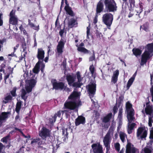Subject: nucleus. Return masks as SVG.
I'll use <instances>...</instances> for the list:
<instances>
[{"mask_svg": "<svg viewBox=\"0 0 153 153\" xmlns=\"http://www.w3.org/2000/svg\"><path fill=\"white\" fill-rule=\"evenodd\" d=\"M104 2L105 5L104 12L107 13L103 15L102 21L108 28L111 25L114 19L113 15L110 13L116 11L117 7L114 0H105Z\"/></svg>", "mask_w": 153, "mask_h": 153, "instance_id": "f257e3e1", "label": "nucleus"}, {"mask_svg": "<svg viewBox=\"0 0 153 153\" xmlns=\"http://www.w3.org/2000/svg\"><path fill=\"white\" fill-rule=\"evenodd\" d=\"M147 50L145 51L142 56L141 62L143 64L146 63L148 60L150 59L153 55L151 54L153 53V42L149 43L146 45Z\"/></svg>", "mask_w": 153, "mask_h": 153, "instance_id": "f03ea898", "label": "nucleus"}, {"mask_svg": "<svg viewBox=\"0 0 153 153\" xmlns=\"http://www.w3.org/2000/svg\"><path fill=\"white\" fill-rule=\"evenodd\" d=\"M132 106V105L129 102H128L126 103V111L127 114V117L128 123H131L134 119V111Z\"/></svg>", "mask_w": 153, "mask_h": 153, "instance_id": "7ed1b4c3", "label": "nucleus"}, {"mask_svg": "<svg viewBox=\"0 0 153 153\" xmlns=\"http://www.w3.org/2000/svg\"><path fill=\"white\" fill-rule=\"evenodd\" d=\"M52 84L53 89L56 90H65L67 88V85H65V83L63 82H58L56 79L52 80L51 81Z\"/></svg>", "mask_w": 153, "mask_h": 153, "instance_id": "20e7f679", "label": "nucleus"}, {"mask_svg": "<svg viewBox=\"0 0 153 153\" xmlns=\"http://www.w3.org/2000/svg\"><path fill=\"white\" fill-rule=\"evenodd\" d=\"M147 134V130H146L145 126L139 127L137 130V136L138 137H140L141 139L146 137Z\"/></svg>", "mask_w": 153, "mask_h": 153, "instance_id": "39448f33", "label": "nucleus"}, {"mask_svg": "<svg viewBox=\"0 0 153 153\" xmlns=\"http://www.w3.org/2000/svg\"><path fill=\"white\" fill-rule=\"evenodd\" d=\"M79 106V104L75 101L65 102L64 104V108L70 110H74Z\"/></svg>", "mask_w": 153, "mask_h": 153, "instance_id": "423d86ee", "label": "nucleus"}, {"mask_svg": "<svg viewBox=\"0 0 153 153\" xmlns=\"http://www.w3.org/2000/svg\"><path fill=\"white\" fill-rule=\"evenodd\" d=\"M31 142V145H33L34 143H37L38 144V147L42 150H45L46 148L44 147L42 145H45V142L39 138L37 137L36 138L32 139Z\"/></svg>", "mask_w": 153, "mask_h": 153, "instance_id": "0eeeda50", "label": "nucleus"}, {"mask_svg": "<svg viewBox=\"0 0 153 153\" xmlns=\"http://www.w3.org/2000/svg\"><path fill=\"white\" fill-rule=\"evenodd\" d=\"M111 133V131L109 130L105 135L103 140L104 144L106 148V153H108L110 149L109 140Z\"/></svg>", "mask_w": 153, "mask_h": 153, "instance_id": "6e6552de", "label": "nucleus"}, {"mask_svg": "<svg viewBox=\"0 0 153 153\" xmlns=\"http://www.w3.org/2000/svg\"><path fill=\"white\" fill-rule=\"evenodd\" d=\"M9 22L13 25H16L18 23V19L15 15V11L13 10L10 12L9 14Z\"/></svg>", "mask_w": 153, "mask_h": 153, "instance_id": "1a4fd4ad", "label": "nucleus"}, {"mask_svg": "<svg viewBox=\"0 0 153 153\" xmlns=\"http://www.w3.org/2000/svg\"><path fill=\"white\" fill-rule=\"evenodd\" d=\"M66 42V41H64L62 38H61L59 42L56 47L57 52L58 55H60L62 54L63 52V49L64 48V46Z\"/></svg>", "mask_w": 153, "mask_h": 153, "instance_id": "9d476101", "label": "nucleus"}, {"mask_svg": "<svg viewBox=\"0 0 153 153\" xmlns=\"http://www.w3.org/2000/svg\"><path fill=\"white\" fill-rule=\"evenodd\" d=\"M39 136L43 140H45L46 138L50 136V131L49 130L46 128L43 127L41 130L39 132Z\"/></svg>", "mask_w": 153, "mask_h": 153, "instance_id": "9b49d317", "label": "nucleus"}, {"mask_svg": "<svg viewBox=\"0 0 153 153\" xmlns=\"http://www.w3.org/2000/svg\"><path fill=\"white\" fill-rule=\"evenodd\" d=\"M112 116V113H110L101 119L102 122L104 123L103 126L105 128H107L108 127L109 125L106 123L110 121Z\"/></svg>", "mask_w": 153, "mask_h": 153, "instance_id": "f8f14e48", "label": "nucleus"}, {"mask_svg": "<svg viewBox=\"0 0 153 153\" xmlns=\"http://www.w3.org/2000/svg\"><path fill=\"white\" fill-rule=\"evenodd\" d=\"M45 54V51L42 48H38L36 57L38 59V62H42V61H43Z\"/></svg>", "mask_w": 153, "mask_h": 153, "instance_id": "ddd939ff", "label": "nucleus"}, {"mask_svg": "<svg viewBox=\"0 0 153 153\" xmlns=\"http://www.w3.org/2000/svg\"><path fill=\"white\" fill-rule=\"evenodd\" d=\"M104 10V5L102 0H100L97 5L96 8V16L100 15V13L103 11Z\"/></svg>", "mask_w": 153, "mask_h": 153, "instance_id": "4468645a", "label": "nucleus"}, {"mask_svg": "<svg viewBox=\"0 0 153 153\" xmlns=\"http://www.w3.org/2000/svg\"><path fill=\"white\" fill-rule=\"evenodd\" d=\"M86 88L88 89V91L89 94L93 95L95 94L96 90V84L91 83L86 86Z\"/></svg>", "mask_w": 153, "mask_h": 153, "instance_id": "2eb2a0df", "label": "nucleus"}, {"mask_svg": "<svg viewBox=\"0 0 153 153\" xmlns=\"http://www.w3.org/2000/svg\"><path fill=\"white\" fill-rule=\"evenodd\" d=\"M91 147L94 153H103L102 148L100 143H94L92 145Z\"/></svg>", "mask_w": 153, "mask_h": 153, "instance_id": "dca6fc26", "label": "nucleus"}, {"mask_svg": "<svg viewBox=\"0 0 153 153\" xmlns=\"http://www.w3.org/2000/svg\"><path fill=\"white\" fill-rule=\"evenodd\" d=\"M9 112H4L0 114V127L2 125L4 122L8 117V114H10Z\"/></svg>", "mask_w": 153, "mask_h": 153, "instance_id": "f3484780", "label": "nucleus"}, {"mask_svg": "<svg viewBox=\"0 0 153 153\" xmlns=\"http://www.w3.org/2000/svg\"><path fill=\"white\" fill-rule=\"evenodd\" d=\"M75 123L76 126H78L80 124L84 125L85 123V118L82 115L78 116L75 119Z\"/></svg>", "mask_w": 153, "mask_h": 153, "instance_id": "a211bd4d", "label": "nucleus"}, {"mask_svg": "<svg viewBox=\"0 0 153 153\" xmlns=\"http://www.w3.org/2000/svg\"><path fill=\"white\" fill-rule=\"evenodd\" d=\"M131 144L128 142L126 146V153H136L137 149L134 147H131Z\"/></svg>", "mask_w": 153, "mask_h": 153, "instance_id": "6ab92c4d", "label": "nucleus"}, {"mask_svg": "<svg viewBox=\"0 0 153 153\" xmlns=\"http://www.w3.org/2000/svg\"><path fill=\"white\" fill-rule=\"evenodd\" d=\"M75 76H73L70 74L66 76V79L70 87L72 86V84L75 81Z\"/></svg>", "mask_w": 153, "mask_h": 153, "instance_id": "aec40b11", "label": "nucleus"}, {"mask_svg": "<svg viewBox=\"0 0 153 153\" xmlns=\"http://www.w3.org/2000/svg\"><path fill=\"white\" fill-rule=\"evenodd\" d=\"M84 46V43L83 42L81 43L79 45V46L78 47L77 49L78 51L85 54L89 53L90 52V51L83 47Z\"/></svg>", "mask_w": 153, "mask_h": 153, "instance_id": "412c9836", "label": "nucleus"}, {"mask_svg": "<svg viewBox=\"0 0 153 153\" xmlns=\"http://www.w3.org/2000/svg\"><path fill=\"white\" fill-rule=\"evenodd\" d=\"M77 20L73 18H71L68 22V26L70 28L76 27L77 26Z\"/></svg>", "mask_w": 153, "mask_h": 153, "instance_id": "4be33fe9", "label": "nucleus"}, {"mask_svg": "<svg viewBox=\"0 0 153 153\" xmlns=\"http://www.w3.org/2000/svg\"><path fill=\"white\" fill-rule=\"evenodd\" d=\"M64 9L66 13L70 16L73 17L75 16V13L72 10L71 7L69 6H65Z\"/></svg>", "mask_w": 153, "mask_h": 153, "instance_id": "5701e85b", "label": "nucleus"}, {"mask_svg": "<svg viewBox=\"0 0 153 153\" xmlns=\"http://www.w3.org/2000/svg\"><path fill=\"white\" fill-rule=\"evenodd\" d=\"M79 94L76 91H73L68 97L69 99L74 100L79 97Z\"/></svg>", "mask_w": 153, "mask_h": 153, "instance_id": "b1692460", "label": "nucleus"}, {"mask_svg": "<svg viewBox=\"0 0 153 153\" xmlns=\"http://www.w3.org/2000/svg\"><path fill=\"white\" fill-rule=\"evenodd\" d=\"M145 112L146 114L151 115L153 112V109L152 106L150 105L146 106L145 108Z\"/></svg>", "mask_w": 153, "mask_h": 153, "instance_id": "393cba45", "label": "nucleus"}, {"mask_svg": "<svg viewBox=\"0 0 153 153\" xmlns=\"http://www.w3.org/2000/svg\"><path fill=\"white\" fill-rule=\"evenodd\" d=\"M41 62H38L36 64L34 68H33V72L36 74H38L40 71V63Z\"/></svg>", "mask_w": 153, "mask_h": 153, "instance_id": "a878e982", "label": "nucleus"}, {"mask_svg": "<svg viewBox=\"0 0 153 153\" xmlns=\"http://www.w3.org/2000/svg\"><path fill=\"white\" fill-rule=\"evenodd\" d=\"M132 51L133 54L136 56H140L141 53L142 51L138 48H134L132 50Z\"/></svg>", "mask_w": 153, "mask_h": 153, "instance_id": "bb28decb", "label": "nucleus"}, {"mask_svg": "<svg viewBox=\"0 0 153 153\" xmlns=\"http://www.w3.org/2000/svg\"><path fill=\"white\" fill-rule=\"evenodd\" d=\"M21 97L22 99L24 100V101H25L28 97L27 96H26L27 92L25 91V90L23 88L21 90Z\"/></svg>", "mask_w": 153, "mask_h": 153, "instance_id": "cd10ccee", "label": "nucleus"}, {"mask_svg": "<svg viewBox=\"0 0 153 153\" xmlns=\"http://www.w3.org/2000/svg\"><path fill=\"white\" fill-rule=\"evenodd\" d=\"M10 135L9 134H8L6 136L3 137L1 140V141L3 143H7L8 140H10Z\"/></svg>", "mask_w": 153, "mask_h": 153, "instance_id": "c85d7f7f", "label": "nucleus"}, {"mask_svg": "<svg viewBox=\"0 0 153 153\" xmlns=\"http://www.w3.org/2000/svg\"><path fill=\"white\" fill-rule=\"evenodd\" d=\"M134 80V79L133 78H131L128 80L127 84V90H128L129 89V88L133 83Z\"/></svg>", "mask_w": 153, "mask_h": 153, "instance_id": "c756f323", "label": "nucleus"}, {"mask_svg": "<svg viewBox=\"0 0 153 153\" xmlns=\"http://www.w3.org/2000/svg\"><path fill=\"white\" fill-rule=\"evenodd\" d=\"M12 99V97L10 95H8L4 98V99L5 101L3 100V102L5 104H6L9 101L11 100Z\"/></svg>", "mask_w": 153, "mask_h": 153, "instance_id": "7c9ffc66", "label": "nucleus"}, {"mask_svg": "<svg viewBox=\"0 0 153 153\" xmlns=\"http://www.w3.org/2000/svg\"><path fill=\"white\" fill-rule=\"evenodd\" d=\"M82 85V83L80 82H79L77 81V82H74L72 85V86L73 87H75L76 88H80L81 85Z\"/></svg>", "mask_w": 153, "mask_h": 153, "instance_id": "2f4dec72", "label": "nucleus"}, {"mask_svg": "<svg viewBox=\"0 0 153 153\" xmlns=\"http://www.w3.org/2000/svg\"><path fill=\"white\" fill-rule=\"evenodd\" d=\"M119 136L121 140L123 143L125 141V137L126 136V134L123 132H120Z\"/></svg>", "mask_w": 153, "mask_h": 153, "instance_id": "473e14b6", "label": "nucleus"}, {"mask_svg": "<svg viewBox=\"0 0 153 153\" xmlns=\"http://www.w3.org/2000/svg\"><path fill=\"white\" fill-rule=\"evenodd\" d=\"M128 2L129 4L130 8L132 9L135 6V0H128Z\"/></svg>", "mask_w": 153, "mask_h": 153, "instance_id": "72a5a7b5", "label": "nucleus"}, {"mask_svg": "<svg viewBox=\"0 0 153 153\" xmlns=\"http://www.w3.org/2000/svg\"><path fill=\"white\" fill-rule=\"evenodd\" d=\"M124 98V97L123 95H121V96L119 97L118 101V107H120L121 104L122 102H123Z\"/></svg>", "mask_w": 153, "mask_h": 153, "instance_id": "f704fd0d", "label": "nucleus"}, {"mask_svg": "<svg viewBox=\"0 0 153 153\" xmlns=\"http://www.w3.org/2000/svg\"><path fill=\"white\" fill-rule=\"evenodd\" d=\"M29 83V85L33 88L35 86V85H36V80H35L34 79H32L30 80Z\"/></svg>", "mask_w": 153, "mask_h": 153, "instance_id": "c9c22d12", "label": "nucleus"}, {"mask_svg": "<svg viewBox=\"0 0 153 153\" xmlns=\"http://www.w3.org/2000/svg\"><path fill=\"white\" fill-rule=\"evenodd\" d=\"M28 25L30 26L31 27L33 28V29L36 30L37 31H38L39 29V25L38 26H35L32 22L29 24Z\"/></svg>", "mask_w": 153, "mask_h": 153, "instance_id": "e433bc0d", "label": "nucleus"}, {"mask_svg": "<svg viewBox=\"0 0 153 153\" xmlns=\"http://www.w3.org/2000/svg\"><path fill=\"white\" fill-rule=\"evenodd\" d=\"M91 26L90 24H89L88 26L87 27V38L89 39V36L90 34Z\"/></svg>", "mask_w": 153, "mask_h": 153, "instance_id": "4c0bfd02", "label": "nucleus"}, {"mask_svg": "<svg viewBox=\"0 0 153 153\" xmlns=\"http://www.w3.org/2000/svg\"><path fill=\"white\" fill-rule=\"evenodd\" d=\"M144 153H151L152 151L148 148V146H146L143 149Z\"/></svg>", "mask_w": 153, "mask_h": 153, "instance_id": "58836bf2", "label": "nucleus"}, {"mask_svg": "<svg viewBox=\"0 0 153 153\" xmlns=\"http://www.w3.org/2000/svg\"><path fill=\"white\" fill-rule=\"evenodd\" d=\"M77 78L78 79V81L79 82H80L82 80V78L81 77L79 71H77L76 73Z\"/></svg>", "mask_w": 153, "mask_h": 153, "instance_id": "ea45409f", "label": "nucleus"}, {"mask_svg": "<svg viewBox=\"0 0 153 153\" xmlns=\"http://www.w3.org/2000/svg\"><path fill=\"white\" fill-rule=\"evenodd\" d=\"M89 69L92 75H93L94 73L95 70V68L94 67L93 64L90 66Z\"/></svg>", "mask_w": 153, "mask_h": 153, "instance_id": "a19ab883", "label": "nucleus"}, {"mask_svg": "<svg viewBox=\"0 0 153 153\" xmlns=\"http://www.w3.org/2000/svg\"><path fill=\"white\" fill-rule=\"evenodd\" d=\"M25 88L27 93H29L32 91L33 88L29 85L25 87Z\"/></svg>", "mask_w": 153, "mask_h": 153, "instance_id": "79ce46f5", "label": "nucleus"}, {"mask_svg": "<svg viewBox=\"0 0 153 153\" xmlns=\"http://www.w3.org/2000/svg\"><path fill=\"white\" fill-rule=\"evenodd\" d=\"M117 105V101L116 103V104H115V105H114V107L113 108V113L114 114L117 113L118 109Z\"/></svg>", "mask_w": 153, "mask_h": 153, "instance_id": "37998d69", "label": "nucleus"}, {"mask_svg": "<svg viewBox=\"0 0 153 153\" xmlns=\"http://www.w3.org/2000/svg\"><path fill=\"white\" fill-rule=\"evenodd\" d=\"M66 112H68V111L66 110L64 111H58L56 113V114L57 115V116L59 117H60L62 113Z\"/></svg>", "mask_w": 153, "mask_h": 153, "instance_id": "c03bdc74", "label": "nucleus"}, {"mask_svg": "<svg viewBox=\"0 0 153 153\" xmlns=\"http://www.w3.org/2000/svg\"><path fill=\"white\" fill-rule=\"evenodd\" d=\"M7 69L8 70V71H7V73L11 74L13 73V68H11L10 66H8L7 67Z\"/></svg>", "mask_w": 153, "mask_h": 153, "instance_id": "a18cd8bd", "label": "nucleus"}, {"mask_svg": "<svg viewBox=\"0 0 153 153\" xmlns=\"http://www.w3.org/2000/svg\"><path fill=\"white\" fill-rule=\"evenodd\" d=\"M26 43L25 42H22V48L23 49V51H25L26 50Z\"/></svg>", "mask_w": 153, "mask_h": 153, "instance_id": "49530a36", "label": "nucleus"}, {"mask_svg": "<svg viewBox=\"0 0 153 153\" xmlns=\"http://www.w3.org/2000/svg\"><path fill=\"white\" fill-rule=\"evenodd\" d=\"M118 80V77L114 76L112 77L111 82H113L114 84L116 83Z\"/></svg>", "mask_w": 153, "mask_h": 153, "instance_id": "de8ad7c7", "label": "nucleus"}, {"mask_svg": "<svg viewBox=\"0 0 153 153\" xmlns=\"http://www.w3.org/2000/svg\"><path fill=\"white\" fill-rule=\"evenodd\" d=\"M16 88H14L13 89L10 91L11 94L13 97H14L16 96Z\"/></svg>", "mask_w": 153, "mask_h": 153, "instance_id": "09e8293b", "label": "nucleus"}, {"mask_svg": "<svg viewBox=\"0 0 153 153\" xmlns=\"http://www.w3.org/2000/svg\"><path fill=\"white\" fill-rule=\"evenodd\" d=\"M93 51V53L92 55L89 58V60L90 61H93L95 59L94 51Z\"/></svg>", "mask_w": 153, "mask_h": 153, "instance_id": "8fccbe9b", "label": "nucleus"}, {"mask_svg": "<svg viewBox=\"0 0 153 153\" xmlns=\"http://www.w3.org/2000/svg\"><path fill=\"white\" fill-rule=\"evenodd\" d=\"M115 148L116 150L119 152L120 150V144L118 143H116L115 145Z\"/></svg>", "mask_w": 153, "mask_h": 153, "instance_id": "3c124183", "label": "nucleus"}, {"mask_svg": "<svg viewBox=\"0 0 153 153\" xmlns=\"http://www.w3.org/2000/svg\"><path fill=\"white\" fill-rule=\"evenodd\" d=\"M15 130H16L18 131H19L20 133L22 134V135L25 137V138H27V137L26 136H25L23 133L21 129H19L16 127H15L14 128Z\"/></svg>", "mask_w": 153, "mask_h": 153, "instance_id": "603ef678", "label": "nucleus"}, {"mask_svg": "<svg viewBox=\"0 0 153 153\" xmlns=\"http://www.w3.org/2000/svg\"><path fill=\"white\" fill-rule=\"evenodd\" d=\"M135 125L136 124L135 123H132L128 125V128H130V130H133Z\"/></svg>", "mask_w": 153, "mask_h": 153, "instance_id": "864d4df0", "label": "nucleus"}, {"mask_svg": "<svg viewBox=\"0 0 153 153\" xmlns=\"http://www.w3.org/2000/svg\"><path fill=\"white\" fill-rule=\"evenodd\" d=\"M152 85L150 89L151 95L152 97V101L153 102V82H152Z\"/></svg>", "mask_w": 153, "mask_h": 153, "instance_id": "5fc2aeb1", "label": "nucleus"}, {"mask_svg": "<svg viewBox=\"0 0 153 153\" xmlns=\"http://www.w3.org/2000/svg\"><path fill=\"white\" fill-rule=\"evenodd\" d=\"M143 11V6L142 5H140V10L139 12H138L137 11H136L137 12V14H136L137 15H138L139 16L140 14Z\"/></svg>", "mask_w": 153, "mask_h": 153, "instance_id": "6e6d98bb", "label": "nucleus"}, {"mask_svg": "<svg viewBox=\"0 0 153 153\" xmlns=\"http://www.w3.org/2000/svg\"><path fill=\"white\" fill-rule=\"evenodd\" d=\"M119 74V71L117 70L114 72L113 76L118 77Z\"/></svg>", "mask_w": 153, "mask_h": 153, "instance_id": "4d7b16f0", "label": "nucleus"}, {"mask_svg": "<svg viewBox=\"0 0 153 153\" xmlns=\"http://www.w3.org/2000/svg\"><path fill=\"white\" fill-rule=\"evenodd\" d=\"M25 53L24 54L23 56L21 55V56L19 57V62H21L24 58L25 59V54L27 53L26 52H25Z\"/></svg>", "mask_w": 153, "mask_h": 153, "instance_id": "13d9d810", "label": "nucleus"}, {"mask_svg": "<svg viewBox=\"0 0 153 153\" xmlns=\"http://www.w3.org/2000/svg\"><path fill=\"white\" fill-rule=\"evenodd\" d=\"M96 36L97 38H99V39H101V33L100 32H99L98 31H97L96 33Z\"/></svg>", "mask_w": 153, "mask_h": 153, "instance_id": "bf43d9fd", "label": "nucleus"}, {"mask_svg": "<svg viewBox=\"0 0 153 153\" xmlns=\"http://www.w3.org/2000/svg\"><path fill=\"white\" fill-rule=\"evenodd\" d=\"M10 74L7 73V74L6 75H5L4 76V82L6 83V80L7 78H8Z\"/></svg>", "mask_w": 153, "mask_h": 153, "instance_id": "052dcab7", "label": "nucleus"}, {"mask_svg": "<svg viewBox=\"0 0 153 153\" xmlns=\"http://www.w3.org/2000/svg\"><path fill=\"white\" fill-rule=\"evenodd\" d=\"M64 32V28L62 29H61L59 32V34L61 37H63V34Z\"/></svg>", "mask_w": 153, "mask_h": 153, "instance_id": "680f3d73", "label": "nucleus"}, {"mask_svg": "<svg viewBox=\"0 0 153 153\" xmlns=\"http://www.w3.org/2000/svg\"><path fill=\"white\" fill-rule=\"evenodd\" d=\"M41 66V69L44 70L45 67V65L44 63L43 62V61L42 62H41L40 63V66Z\"/></svg>", "mask_w": 153, "mask_h": 153, "instance_id": "e2e57ef3", "label": "nucleus"}, {"mask_svg": "<svg viewBox=\"0 0 153 153\" xmlns=\"http://www.w3.org/2000/svg\"><path fill=\"white\" fill-rule=\"evenodd\" d=\"M123 109L122 108H120L119 109L118 115H122Z\"/></svg>", "mask_w": 153, "mask_h": 153, "instance_id": "0e129e2a", "label": "nucleus"}, {"mask_svg": "<svg viewBox=\"0 0 153 153\" xmlns=\"http://www.w3.org/2000/svg\"><path fill=\"white\" fill-rule=\"evenodd\" d=\"M148 124L149 127H151L152 126V120L151 117L149 118Z\"/></svg>", "mask_w": 153, "mask_h": 153, "instance_id": "69168bd1", "label": "nucleus"}, {"mask_svg": "<svg viewBox=\"0 0 153 153\" xmlns=\"http://www.w3.org/2000/svg\"><path fill=\"white\" fill-rule=\"evenodd\" d=\"M98 16H96V13H95V16L93 22L94 24H96L97 21V17Z\"/></svg>", "mask_w": 153, "mask_h": 153, "instance_id": "338daca9", "label": "nucleus"}, {"mask_svg": "<svg viewBox=\"0 0 153 153\" xmlns=\"http://www.w3.org/2000/svg\"><path fill=\"white\" fill-rule=\"evenodd\" d=\"M21 108V107L16 106V111L18 114H19Z\"/></svg>", "mask_w": 153, "mask_h": 153, "instance_id": "774afa93", "label": "nucleus"}]
</instances>
